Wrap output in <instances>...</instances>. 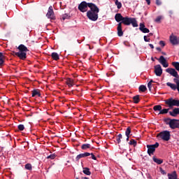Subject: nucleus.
<instances>
[{
  "label": "nucleus",
  "mask_w": 179,
  "mask_h": 179,
  "mask_svg": "<svg viewBox=\"0 0 179 179\" xmlns=\"http://www.w3.org/2000/svg\"><path fill=\"white\" fill-rule=\"evenodd\" d=\"M120 23H122V24H124L125 26L132 24L133 27H138V21H136V19L134 17H124L123 21H122Z\"/></svg>",
  "instance_id": "nucleus-1"
},
{
  "label": "nucleus",
  "mask_w": 179,
  "mask_h": 179,
  "mask_svg": "<svg viewBox=\"0 0 179 179\" xmlns=\"http://www.w3.org/2000/svg\"><path fill=\"white\" fill-rule=\"evenodd\" d=\"M165 104H166L169 108H173L174 106L179 107V100L169 98L165 100Z\"/></svg>",
  "instance_id": "nucleus-2"
},
{
  "label": "nucleus",
  "mask_w": 179,
  "mask_h": 179,
  "mask_svg": "<svg viewBox=\"0 0 179 179\" xmlns=\"http://www.w3.org/2000/svg\"><path fill=\"white\" fill-rule=\"evenodd\" d=\"M158 136L162 139V141H165L166 142H169L170 141V138L171 136V134H170V132L167 130L161 131L159 134Z\"/></svg>",
  "instance_id": "nucleus-3"
},
{
  "label": "nucleus",
  "mask_w": 179,
  "mask_h": 179,
  "mask_svg": "<svg viewBox=\"0 0 179 179\" xmlns=\"http://www.w3.org/2000/svg\"><path fill=\"white\" fill-rule=\"evenodd\" d=\"M159 148V143H155L153 145H147V148H148V155L149 156H152L156 152V149Z\"/></svg>",
  "instance_id": "nucleus-4"
},
{
  "label": "nucleus",
  "mask_w": 179,
  "mask_h": 179,
  "mask_svg": "<svg viewBox=\"0 0 179 179\" xmlns=\"http://www.w3.org/2000/svg\"><path fill=\"white\" fill-rule=\"evenodd\" d=\"M87 17L92 22H96L99 19V13L88 11L87 12Z\"/></svg>",
  "instance_id": "nucleus-5"
},
{
  "label": "nucleus",
  "mask_w": 179,
  "mask_h": 179,
  "mask_svg": "<svg viewBox=\"0 0 179 179\" xmlns=\"http://www.w3.org/2000/svg\"><path fill=\"white\" fill-rule=\"evenodd\" d=\"M88 7H89V3L86 1H82L78 6V9L80 12L85 13V12H87Z\"/></svg>",
  "instance_id": "nucleus-6"
},
{
  "label": "nucleus",
  "mask_w": 179,
  "mask_h": 179,
  "mask_svg": "<svg viewBox=\"0 0 179 179\" xmlns=\"http://www.w3.org/2000/svg\"><path fill=\"white\" fill-rule=\"evenodd\" d=\"M46 17L48 19H50V20H55V14H54V9H52V6L49 7Z\"/></svg>",
  "instance_id": "nucleus-7"
},
{
  "label": "nucleus",
  "mask_w": 179,
  "mask_h": 179,
  "mask_svg": "<svg viewBox=\"0 0 179 179\" xmlns=\"http://www.w3.org/2000/svg\"><path fill=\"white\" fill-rule=\"evenodd\" d=\"M178 125H179V120L172 119L169 122V127L171 129H176V128H178Z\"/></svg>",
  "instance_id": "nucleus-8"
},
{
  "label": "nucleus",
  "mask_w": 179,
  "mask_h": 179,
  "mask_svg": "<svg viewBox=\"0 0 179 179\" xmlns=\"http://www.w3.org/2000/svg\"><path fill=\"white\" fill-rule=\"evenodd\" d=\"M88 8H90L89 10L90 12H95L96 13H99V12H100L99 7L93 3H88Z\"/></svg>",
  "instance_id": "nucleus-9"
},
{
  "label": "nucleus",
  "mask_w": 179,
  "mask_h": 179,
  "mask_svg": "<svg viewBox=\"0 0 179 179\" xmlns=\"http://www.w3.org/2000/svg\"><path fill=\"white\" fill-rule=\"evenodd\" d=\"M166 72L170 73V75H171V76H173L175 79H179L178 73L174 69H166Z\"/></svg>",
  "instance_id": "nucleus-10"
},
{
  "label": "nucleus",
  "mask_w": 179,
  "mask_h": 179,
  "mask_svg": "<svg viewBox=\"0 0 179 179\" xmlns=\"http://www.w3.org/2000/svg\"><path fill=\"white\" fill-rule=\"evenodd\" d=\"M155 73L157 76H162L163 69H162V66H160V64L155 66Z\"/></svg>",
  "instance_id": "nucleus-11"
},
{
  "label": "nucleus",
  "mask_w": 179,
  "mask_h": 179,
  "mask_svg": "<svg viewBox=\"0 0 179 179\" xmlns=\"http://www.w3.org/2000/svg\"><path fill=\"white\" fill-rule=\"evenodd\" d=\"M5 59H6L5 53L0 52V68H3L5 66Z\"/></svg>",
  "instance_id": "nucleus-12"
},
{
  "label": "nucleus",
  "mask_w": 179,
  "mask_h": 179,
  "mask_svg": "<svg viewBox=\"0 0 179 179\" xmlns=\"http://www.w3.org/2000/svg\"><path fill=\"white\" fill-rule=\"evenodd\" d=\"M159 62L162 64L164 68H169V63H167L166 58L164 56H160L159 59H158Z\"/></svg>",
  "instance_id": "nucleus-13"
},
{
  "label": "nucleus",
  "mask_w": 179,
  "mask_h": 179,
  "mask_svg": "<svg viewBox=\"0 0 179 179\" xmlns=\"http://www.w3.org/2000/svg\"><path fill=\"white\" fill-rule=\"evenodd\" d=\"M117 36L119 37H122L124 36V32L122 31V22H120L117 24Z\"/></svg>",
  "instance_id": "nucleus-14"
},
{
  "label": "nucleus",
  "mask_w": 179,
  "mask_h": 179,
  "mask_svg": "<svg viewBox=\"0 0 179 179\" xmlns=\"http://www.w3.org/2000/svg\"><path fill=\"white\" fill-rule=\"evenodd\" d=\"M169 40L173 45H177L178 44V38L174 35L170 36Z\"/></svg>",
  "instance_id": "nucleus-15"
},
{
  "label": "nucleus",
  "mask_w": 179,
  "mask_h": 179,
  "mask_svg": "<svg viewBox=\"0 0 179 179\" xmlns=\"http://www.w3.org/2000/svg\"><path fill=\"white\" fill-rule=\"evenodd\" d=\"M16 57H18L20 59H22V61H24L26 58H27V54L25 52H18V53H15Z\"/></svg>",
  "instance_id": "nucleus-16"
},
{
  "label": "nucleus",
  "mask_w": 179,
  "mask_h": 179,
  "mask_svg": "<svg viewBox=\"0 0 179 179\" xmlns=\"http://www.w3.org/2000/svg\"><path fill=\"white\" fill-rule=\"evenodd\" d=\"M88 156H90V152L82 153V154L77 155V157H76V162H79V160H80V159H82L83 157H88Z\"/></svg>",
  "instance_id": "nucleus-17"
},
{
  "label": "nucleus",
  "mask_w": 179,
  "mask_h": 179,
  "mask_svg": "<svg viewBox=\"0 0 179 179\" xmlns=\"http://www.w3.org/2000/svg\"><path fill=\"white\" fill-rule=\"evenodd\" d=\"M124 17H123L121 13H117L115 15V20H116V22H117V23H121V22H123Z\"/></svg>",
  "instance_id": "nucleus-18"
},
{
  "label": "nucleus",
  "mask_w": 179,
  "mask_h": 179,
  "mask_svg": "<svg viewBox=\"0 0 179 179\" xmlns=\"http://www.w3.org/2000/svg\"><path fill=\"white\" fill-rule=\"evenodd\" d=\"M139 30L142 31V33H150V30L148 28H145V24L141 23Z\"/></svg>",
  "instance_id": "nucleus-19"
},
{
  "label": "nucleus",
  "mask_w": 179,
  "mask_h": 179,
  "mask_svg": "<svg viewBox=\"0 0 179 179\" xmlns=\"http://www.w3.org/2000/svg\"><path fill=\"white\" fill-rule=\"evenodd\" d=\"M17 49L19 50L20 52H27V51H29L27 47L24 46L23 44L20 45Z\"/></svg>",
  "instance_id": "nucleus-20"
},
{
  "label": "nucleus",
  "mask_w": 179,
  "mask_h": 179,
  "mask_svg": "<svg viewBox=\"0 0 179 179\" xmlns=\"http://www.w3.org/2000/svg\"><path fill=\"white\" fill-rule=\"evenodd\" d=\"M36 96H38V97H41V94L40 93V90L36 89L32 90V97H36Z\"/></svg>",
  "instance_id": "nucleus-21"
},
{
  "label": "nucleus",
  "mask_w": 179,
  "mask_h": 179,
  "mask_svg": "<svg viewBox=\"0 0 179 179\" xmlns=\"http://www.w3.org/2000/svg\"><path fill=\"white\" fill-rule=\"evenodd\" d=\"M169 179H178L177 178V172L174 171L172 173H168Z\"/></svg>",
  "instance_id": "nucleus-22"
},
{
  "label": "nucleus",
  "mask_w": 179,
  "mask_h": 179,
  "mask_svg": "<svg viewBox=\"0 0 179 179\" xmlns=\"http://www.w3.org/2000/svg\"><path fill=\"white\" fill-rule=\"evenodd\" d=\"M125 135L127 136L126 141L128 142L129 141V135H131V127H127L125 131Z\"/></svg>",
  "instance_id": "nucleus-23"
},
{
  "label": "nucleus",
  "mask_w": 179,
  "mask_h": 179,
  "mask_svg": "<svg viewBox=\"0 0 179 179\" xmlns=\"http://www.w3.org/2000/svg\"><path fill=\"white\" fill-rule=\"evenodd\" d=\"M66 83L68 85L69 87H72L74 85L73 80L71 78H67Z\"/></svg>",
  "instance_id": "nucleus-24"
},
{
  "label": "nucleus",
  "mask_w": 179,
  "mask_h": 179,
  "mask_svg": "<svg viewBox=\"0 0 179 179\" xmlns=\"http://www.w3.org/2000/svg\"><path fill=\"white\" fill-rule=\"evenodd\" d=\"M51 57L54 61H58L59 59V55L57 52H52Z\"/></svg>",
  "instance_id": "nucleus-25"
},
{
  "label": "nucleus",
  "mask_w": 179,
  "mask_h": 179,
  "mask_svg": "<svg viewBox=\"0 0 179 179\" xmlns=\"http://www.w3.org/2000/svg\"><path fill=\"white\" fill-rule=\"evenodd\" d=\"M166 86H169V87H171L172 90H177V85H176V84H173L171 83H166Z\"/></svg>",
  "instance_id": "nucleus-26"
},
{
  "label": "nucleus",
  "mask_w": 179,
  "mask_h": 179,
  "mask_svg": "<svg viewBox=\"0 0 179 179\" xmlns=\"http://www.w3.org/2000/svg\"><path fill=\"white\" fill-rule=\"evenodd\" d=\"M92 147V145L89 143H87V144H83L81 145V149L83 150H87V149H90V148Z\"/></svg>",
  "instance_id": "nucleus-27"
},
{
  "label": "nucleus",
  "mask_w": 179,
  "mask_h": 179,
  "mask_svg": "<svg viewBox=\"0 0 179 179\" xmlns=\"http://www.w3.org/2000/svg\"><path fill=\"white\" fill-rule=\"evenodd\" d=\"M152 160L155 163H157V164H162L163 163V159H159L155 156L152 157Z\"/></svg>",
  "instance_id": "nucleus-28"
},
{
  "label": "nucleus",
  "mask_w": 179,
  "mask_h": 179,
  "mask_svg": "<svg viewBox=\"0 0 179 179\" xmlns=\"http://www.w3.org/2000/svg\"><path fill=\"white\" fill-rule=\"evenodd\" d=\"M83 172L84 173V174H85L86 176H90V174H92V172H90V169L85 167L83 168Z\"/></svg>",
  "instance_id": "nucleus-29"
},
{
  "label": "nucleus",
  "mask_w": 179,
  "mask_h": 179,
  "mask_svg": "<svg viewBox=\"0 0 179 179\" xmlns=\"http://www.w3.org/2000/svg\"><path fill=\"white\" fill-rule=\"evenodd\" d=\"M139 101H141V99L139 98V95H136L133 97V102L135 104H138V103H139Z\"/></svg>",
  "instance_id": "nucleus-30"
},
{
  "label": "nucleus",
  "mask_w": 179,
  "mask_h": 179,
  "mask_svg": "<svg viewBox=\"0 0 179 179\" xmlns=\"http://www.w3.org/2000/svg\"><path fill=\"white\" fill-rule=\"evenodd\" d=\"M162 106L160 105H155L153 106L154 111H159V113L162 111Z\"/></svg>",
  "instance_id": "nucleus-31"
},
{
  "label": "nucleus",
  "mask_w": 179,
  "mask_h": 179,
  "mask_svg": "<svg viewBox=\"0 0 179 179\" xmlns=\"http://www.w3.org/2000/svg\"><path fill=\"white\" fill-rule=\"evenodd\" d=\"M122 138V134H120L116 136V142L118 145L121 143V139Z\"/></svg>",
  "instance_id": "nucleus-32"
},
{
  "label": "nucleus",
  "mask_w": 179,
  "mask_h": 179,
  "mask_svg": "<svg viewBox=\"0 0 179 179\" xmlns=\"http://www.w3.org/2000/svg\"><path fill=\"white\" fill-rule=\"evenodd\" d=\"M173 66L179 72V62H172Z\"/></svg>",
  "instance_id": "nucleus-33"
},
{
  "label": "nucleus",
  "mask_w": 179,
  "mask_h": 179,
  "mask_svg": "<svg viewBox=\"0 0 179 179\" xmlns=\"http://www.w3.org/2000/svg\"><path fill=\"white\" fill-rule=\"evenodd\" d=\"M139 92H142L143 93L146 92L148 90V88H146V86L145 85H140L138 87Z\"/></svg>",
  "instance_id": "nucleus-34"
},
{
  "label": "nucleus",
  "mask_w": 179,
  "mask_h": 179,
  "mask_svg": "<svg viewBox=\"0 0 179 179\" xmlns=\"http://www.w3.org/2000/svg\"><path fill=\"white\" fill-rule=\"evenodd\" d=\"M115 4L116 5L117 9H121L122 8V3L121 2L118 1V0H116L115 1Z\"/></svg>",
  "instance_id": "nucleus-35"
},
{
  "label": "nucleus",
  "mask_w": 179,
  "mask_h": 179,
  "mask_svg": "<svg viewBox=\"0 0 179 179\" xmlns=\"http://www.w3.org/2000/svg\"><path fill=\"white\" fill-rule=\"evenodd\" d=\"M25 169L31 171V170H33V166H31V164H25Z\"/></svg>",
  "instance_id": "nucleus-36"
},
{
  "label": "nucleus",
  "mask_w": 179,
  "mask_h": 179,
  "mask_svg": "<svg viewBox=\"0 0 179 179\" xmlns=\"http://www.w3.org/2000/svg\"><path fill=\"white\" fill-rule=\"evenodd\" d=\"M169 108H164V109H161V111L159 113V114H167L169 113Z\"/></svg>",
  "instance_id": "nucleus-37"
},
{
  "label": "nucleus",
  "mask_w": 179,
  "mask_h": 179,
  "mask_svg": "<svg viewBox=\"0 0 179 179\" xmlns=\"http://www.w3.org/2000/svg\"><path fill=\"white\" fill-rule=\"evenodd\" d=\"M129 145H133V146H136L137 143L136 141L131 139L129 142Z\"/></svg>",
  "instance_id": "nucleus-38"
},
{
  "label": "nucleus",
  "mask_w": 179,
  "mask_h": 179,
  "mask_svg": "<svg viewBox=\"0 0 179 179\" xmlns=\"http://www.w3.org/2000/svg\"><path fill=\"white\" fill-rule=\"evenodd\" d=\"M55 157H57V155H55V154H52V155L48 156V157H46V159H50V160H54V159H55Z\"/></svg>",
  "instance_id": "nucleus-39"
},
{
  "label": "nucleus",
  "mask_w": 179,
  "mask_h": 179,
  "mask_svg": "<svg viewBox=\"0 0 179 179\" xmlns=\"http://www.w3.org/2000/svg\"><path fill=\"white\" fill-rule=\"evenodd\" d=\"M172 119H170L169 117H166L164 120V122L166 125H170V121H171Z\"/></svg>",
  "instance_id": "nucleus-40"
},
{
  "label": "nucleus",
  "mask_w": 179,
  "mask_h": 179,
  "mask_svg": "<svg viewBox=\"0 0 179 179\" xmlns=\"http://www.w3.org/2000/svg\"><path fill=\"white\" fill-rule=\"evenodd\" d=\"M170 115H171V117H177V113H176V110L173 109V111H170L169 112Z\"/></svg>",
  "instance_id": "nucleus-41"
},
{
  "label": "nucleus",
  "mask_w": 179,
  "mask_h": 179,
  "mask_svg": "<svg viewBox=\"0 0 179 179\" xmlns=\"http://www.w3.org/2000/svg\"><path fill=\"white\" fill-rule=\"evenodd\" d=\"M17 128H18L19 131H24V125L19 124L17 126Z\"/></svg>",
  "instance_id": "nucleus-42"
},
{
  "label": "nucleus",
  "mask_w": 179,
  "mask_h": 179,
  "mask_svg": "<svg viewBox=\"0 0 179 179\" xmlns=\"http://www.w3.org/2000/svg\"><path fill=\"white\" fill-rule=\"evenodd\" d=\"M160 20H162V17L161 16H158L156 19H155V22L157 23H160Z\"/></svg>",
  "instance_id": "nucleus-43"
},
{
  "label": "nucleus",
  "mask_w": 179,
  "mask_h": 179,
  "mask_svg": "<svg viewBox=\"0 0 179 179\" xmlns=\"http://www.w3.org/2000/svg\"><path fill=\"white\" fill-rule=\"evenodd\" d=\"M90 156L92 160H97V158L96 157V156H94V154H93V152L90 153Z\"/></svg>",
  "instance_id": "nucleus-44"
},
{
  "label": "nucleus",
  "mask_w": 179,
  "mask_h": 179,
  "mask_svg": "<svg viewBox=\"0 0 179 179\" xmlns=\"http://www.w3.org/2000/svg\"><path fill=\"white\" fill-rule=\"evenodd\" d=\"M173 110H175L176 114L179 115V108H175Z\"/></svg>",
  "instance_id": "nucleus-45"
},
{
  "label": "nucleus",
  "mask_w": 179,
  "mask_h": 179,
  "mask_svg": "<svg viewBox=\"0 0 179 179\" xmlns=\"http://www.w3.org/2000/svg\"><path fill=\"white\" fill-rule=\"evenodd\" d=\"M144 41L149 43V41H150V38H148L146 36H144Z\"/></svg>",
  "instance_id": "nucleus-46"
},
{
  "label": "nucleus",
  "mask_w": 179,
  "mask_h": 179,
  "mask_svg": "<svg viewBox=\"0 0 179 179\" xmlns=\"http://www.w3.org/2000/svg\"><path fill=\"white\" fill-rule=\"evenodd\" d=\"M148 87L150 92H151L152 91V84L150 83H148Z\"/></svg>",
  "instance_id": "nucleus-47"
},
{
  "label": "nucleus",
  "mask_w": 179,
  "mask_h": 179,
  "mask_svg": "<svg viewBox=\"0 0 179 179\" xmlns=\"http://www.w3.org/2000/svg\"><path fill=\"white\" fill-rule=\"evenodd\" d=\"M159 45H161L162 47H164L166 45V43L163 41H159Z\"/></svg>",
  "instance_id": "nucleus-48"
},
{
  "label": "nucleus",
  "mask_w": 179,
  "mask_h": 179,
  "mask_svg": "<svg viewBox=\"0 0 179 179\" xmlns=\"http://www.w3.org/2000/svg\"><path fill=\"white\" fill-rule=\"evenodd\" d=\"M156 5L158 6L162 5V1L160 0H156Z\"/></svg>",
  "instance_id": "nucleus-49"
},
{
  "label": "nucleus",
  "mask_w": 179,
  "mask_h": 179,
  "mask_svg": "<svg viewBox=\"0 0 179 179\" xmlns=\"http://www.w3.org/2000/svg\"><path fill=\"white\" fill-rule=\"evenodd\" d=\"M160 171H161V173H162L163 175L167 174V173H166V171H165L164 170H163L162 168H160Z\"/></svg>",
  "instance_id": "nucleus-50"
},
{
  "label": "nucleus",
  "mask_w": 179,
  "mask_h": 179,
  "mask_svg": "<svg viewBox=\"0 0 179 179\" xmlns=\"http://www.w3.org/2000/svg\"><path fill=\"white\" fill-rule=\"evenodd\" d=\"M12 52H13L12 55H13L14 57L16 56V54L19 53V52H15V51H13Z\"/></svg>",
  "instance_id": "nucleus-51"
},
{
  "label": "nucleus",
  "mask_w": 179,
  "mask_h": 179,
  "mask_svg": "<svg viewBox=\"0 0 179 179\" xmlns=\"http://www.w3.org/2000/svg\"><path fill=\"white\" fill-rule=\"evenodd\" d=\"M149 45H150V48H152V49L155 48V46L153 45V44L150 43Z\"/></svg>",
  "instance_id": "nucleus-52"
},
{
  "label": "nucleus",
  "mask_w": 179,
  "mask_h": 179,
  "mask_svg": "<svg viewBox=\"0 0 179 179\" xmlns=\"http://www.w3.org/2000/svg\"><path fill=\"white\" fill-rule=\"evenodd\" d=\"M145 1L147 2L148 5H150V0H145Z\"/></svg>",
  "instance_id": "nucleus-53"
},
{
  "label": "nucleus",
  "mask_w": 179,
  "mask_h": 179,
  "mask_svg": "<svg viewBox=\"0 0 179 179\" xmlns=\"http://www.w3.org/2000/svg\"><path fill=\"white\" fill-rule=\"evenodd\" d=\"M156 50H157V51H162V48H156Z\"/></svg>",
  "instance_id": "nucleus-54"
},
{
  "label": "nucleus",
  "mask_w": 179,
  "mask_h": 179,
  "mask_svg": "<svg viewBox=\"0 0 179 179\" xmlns=\"http://www.w3.org/2000/svg\"><path fill=\"white\" fill-rule=\"evenodd\" d=\"M149 83H151V85H152V83H155V81H153V80H150Z\"/></svg>",
  "instance_id": "nucleus-55"
},
{
  "label": "nucleus",
  "mask_w": 179,
  "mask_h": 179,
  "mask_svg": "<svg viewBox=\"0 0 179 179\" xmlns=\"http://www.w3.org/2000/svg\"><path fill=\"white\" fill-rule=\"evenodd\" d=\"M150 36H153V33H150V34H148V37H150Z\"/></svg>",
  "instance_id": "nucleus-56"
},
{
  "label": "nucleus",
  "mask_w": 179,
  "mask_h": 179,
  "mask_svg": "<svg viewBox=\"0 0 179 179\" xmlns=\"http://www.w3.org/2000/svg\"><path fill=\"white\" fill-rule=\"evenodd\" d=\"M83 179H89V178H87V177H84V178H83Z\"/></svg>",
  "instance_id": "nucleus-57"
},
{
  "label": "nucleus",
  "mask_w": 179,
  "mask_h": 179,
  "mask_svg": "<svg viewBox=\"0 0 179 179\" xmlns=\"http://www.w3.org/2000/svg\"><path fill=\"white\" fill-rule=\"evenodd\" d=\"M163 55H166V52H162Z\"/></svg>",
  "instance_id": "nucleus-58"
},
{
  "label": "nucleus",
  "mask_w": 179,
  "mask_h": 179,
  "mask_svg": "<svg viewBox=\"0 0 179 179\" xmlns=\"http://www.w3.org/2000/svg\"><path fill=\"white\" fill-rule=\"evenodd\" d=\"M78 44H80V42L79 41V40H78Z\"/></svg>",
  "instance_id": "nucleus-59"
},
{
  "label": "nucleus",
  "mask_w": 179,
  "mask_h": 179,
  "mask_svg": "<svg viewBox=\"0 0 179 179\" xmlns=\"http://www.w3.org/2000/svg\"><path fill=\"white\" fill-rule=\"evenodd\" d=\"M151 59H152V61H155L154 59H153V57H152Z\"/></svg>",
  "instance_id": "nucleus-60"
},
{
  "label": "nucleus",
  "mask_w": 179,
  "mask_h": 179,
  "mask_svg": "<svg viewBox=\"0 0 179 179\" xmlns=\"http://www.w3.org/2000/svg\"><path fill=\"white\" fill-rule=\"evenodd\" d=\"M63 20H65V17H63Z\"/></svg>",
  "instance_id": "nucleus-61"
},
{
  "label": "nucleus",
  "mask_w": 179,
  "mask_h": 179,
  "mask_svg": "<svg viewBox=\"0 0 179 179\" xmlns=\"http://www.w3.org/2000/svg\"><path fill=\"white\" fill-rule=\"evenodd\" d=\"M178 44H179V37H178Z\"/></svg>",
  "instance_id": "nucleus-62"
},
{
  "label": "nucleus",
  "mask_w": 179,
  "mask_h": 179,
  "mask_svg": "<svg viewBox=\"0 0 179 179\" xmlns=\"http://www.w3.org/2000/svg\"><path fill=\"white\" fill-rule=\"evenodd\" d=\"M176 128H178V129H179V125H178V127H176Z\"/></svg>",
  "instance_id": "nucleus-63"
},
{
  "label": "nucleus",
  "mask_w": 179,
  "mask_h": 179,
  "mask_svg": "<svg viewBox=\"0 0 179 179\" xmlns=\"http://www.w3.org/2000/svg\"><path fill=\"white\" fill-rule=\"evenodd\" d=\"M76 179H79V178H76Z\"/></svg>",
  "instance_id": "nucleus-64"
}]
</instances>
